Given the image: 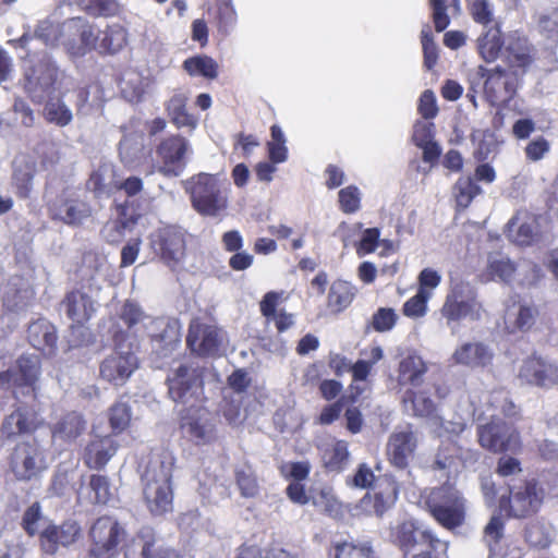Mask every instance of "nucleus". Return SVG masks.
<instances>
[{"label":"nucleus","mask_w":558,"mask_h":558,"mask_svg":"<svg viewBox=\"0 0 558 558\" xmlns=\"http://www.w3.org/2000/svg\"><path fill=\"white\" fill-rule=\"evenodd\" d=\"M228 342L227 332L217 325L199 319L191 322L186 344L192 353L203 357L220 356L227 351Z\"/></svg>","instance_id":"9"},{"label":"nucleus","mask_w":558,"mask_h":558,"mask_svg":"<svg viewBox=\"0 0 558 558\" xmlns=\"http://www.w3.org/2000/svg\"><path fill=\"white\" fill-rule=\"evenodd\" d=\"M183 66L190 75H202L214 80L218 75L217 62L208 56H196L184 61Z\"/></svg>","instance_id":"49"},{"label":"nucleus","mask_w":558,"mask_h":558,"mask_svg":"<svg viewBox=\"0 0 558 558\" xmlns=\"http://www.w3.org/2000/svg\"><path fill=\"white\" fill-rule=\"evenodd\" d=\"M508 70L520 78L525 74L534 60L533 48L527 39L517 34H511L505 41L501 52Z\"/></svg>","instance_id":"22"},{"label":"nucleus","mask_w":558,"mask_h":558,"mask_svg":"<svg viewBox=\"0 0 558 558\" xmlns=\"http://www.w3.org/2000/svg\"><path fill=\"white\" fill-rule=\"evenodd\" d=\"M471 15L476 23L488 25L494 20L493 4L489 0H474L471 5Z\"/></svg>","instance_id":"64"},{"label":"nucleus","mask_w":558,"mask_h":558,"mask_svg":"<svg viewBox=\"0 0 558 558\" xmlns=\"http://www.w3.org/2000/svg\"><path fill=\"white\" fill-rule=\"evenodd\" d=\"M190 153L191 147L186 138L180 135L165 138L156 148V156L159 162L158 171L166 177L180 175Z\"/></svg>","instance_id":"14"},{"label":"nucleus","mask_w":558,"mask_h":558,"mask_svg":"<svg viewBox=\"0 0 558 558\" xmlns=\"http://www.w3.org/2000/svg\"><path fill=\"white\" fill-rule=\"evenodd\" d=\"M29 423L23 411L17 409L5 417L2 424V432L8 437L27 432Z\"/></svg>","instance_id":"62"},{"label":"nucleus","mask_w":558,"mask_h":558,"mask_svg":"<svg viewBox=\"0 0 558 558\" xmlns=\"http://www.w3.org/2000/svg\"><path fill=\"white\" fill-rule=\"evenodd\" d=\"M484 312L475 290L464 282L452 286L440 310V314L447 320L448 326L462 319L480 320Z\"/></svg>","instance_id":"5"},{"label":"nucleus","mask_w":558,"mask_h":558,"mask_svg":"<svg viewBox=\"0 0 558 558\" xmlns=\"http://www.w3.org/2000/svg\"><path fill=\"white\" fill-rule=\"evenodd\" d=\"M63 76L56 62L48 54H44L26 72V88L34 99L41 101L58 88Z\"/></svg>","instance_id":"11"},{"label":"nucleus","mask_w":558,"mask_h":558,"mask_svg":"<svg viewBox=\"0 0 558 558\" xmlns=\"http://www.w3.org/2000/svg\"><path fill=\"white\" fill-rule=\"evenodd\" d=\"M391 542L402 551L403 557L416 549L446 551L448 544L439 539L432 531L418 526L414 521L407 520L391 529Z\"/></svg>","instance_id":"8"},{"label":"nucleus","mask_w":558,"mask_h":558,"mask_svg":"<svg viewBox=\"0 0 558 558\" xmlns=\"http://www.w3.org/2000/svg\"><path fill=\"white\" fill-rule=\"evenodd\" d=\"M203 367L194 364L173 369L167 379L170 398L186 408L197 405L203 395Z\"/></svg>","instance_id":"6"},{"label":"nucleus","mask_w":558,"mask_h":558,"mask_svg":"<svg viewBox=\"0 0 558 558\" xmlns=\"http://www.w3.org/2000/svg\"><path fill=\"white\" fill-rule=\"evenodd\" d=\"M187 98L184 94H174L166 105V110L171 118L173 124L178 128L194 129L197 120L186 110Z\"/></svg>","instance_id":"42"},{"label":"nucleus","mask_w":558,"mask_h":558,"mask_svg":"<svg viewBox=\"0 0 558 558\" xmlns=\"http://www.w3.org/2000/svg\"><path fill=\"white\" fill-rule=\"evenodd\" d=\"M80 537L81 527L75 521L49 524L40 532V546L46 554L53 555L59 547H69Z\"/></svg>","instance_id":"23"},{"label":"nucleus","mask_w":558,"mask_h":558,"mask_svg":"<svg viewBox=\"0 0 558 558\" xmlns=\"http://www.w3.org/2000/svg\"><path fill=\"white\" fill-rule=\"evenodd\" d=\"M480 445L493 452H515L521 444L519 434L500 417H493L490 422L477 428Z\"/></svg>","instance_id":"13"},{"label":"nucleus","mask_w":558,"mask_h":558,"mask_svg":"<svg viewBox=\"0 0 558 558\" xmlns=\"http://www.w3.org/2000/svg\"><path fill=\"white\" fill-rule=\"evenodd\" d=\"M181 414L182 430L196 442L206 444L215 438V423L206 409L192 404Z\"/></svg>","instance_id":"19"},{"label":"nucleus","mask_w":558,"mask_h":558,"mask_svg":"<svg viewBox=\"0 0 558 558\" xmlns=\"http://www.w3.org/2000/svg\"><path fill=\"white\" fill-rule=\"evenodd\" d=\"M425 502L433 518L441 526L454 530L464 523L466 501L452 484L446 483L430 489Z\"/></svg>","instance_id":"3"},{"label":"nucleus","mask_w":558,"mask_h":558,"mask_svg":"<svg viewBox=\"0 0 558 558\" xmlns=\"http://www.w3.org/2000/svg\"><path fill=\"white\" fill-rule=\"evenodd\" d=\"M85 429L83 416L76 412L65 414L54 426L53 437L71 441L78 437Z\"/></svg>","instance_id":"43"},{"label":"nucleus","mask_w":558,"mask_h":558,"mask_svg":"<svg viewBox=\"0 0 558 558\" xmlns=\"http://www.w3.org/2000/svg\"><path fill=\"white\" fill-rule=\"evenodd\" d=\"M478 73L481 77H486L484 82L485 93L495 99L510 97L519 86L520 77L499 65L493 70L480 66Z\"/></svg>","instance_id":"24"},{"label":"nucleus","mask_w":558,"mask_h":558,"mask_svg":"<svg viewBox=\"0 0 558 558\" xmlns=\"http://www.w3.org/2000/svg\"><path fill=\"white\" fill-rule=\"evenodd\" d=\"M320 456L324 466L330 472L344 470L350 462L348 442L332 439L320 446Z\"/></svg>","instance_id":"32"},{"label":"nucleus","mask_w":558,"mask_h":558,"mask_svg":"<svg viewBox=\"0 0 558 558\" xmlns=\"http://www.w3.org/2000/svg\"><path fill=\"white\" fill-rule=\"evenodd\" d=\"M119 444L112 436L93 437L84 451V462L90 469L100 470L117 453Z\"/></svg>","instance_id":"26"},{"label":"nucleus","mask_w":558,"mask_h":558,"mask_svg":"<svg viewBox=\"0 0 558 558\" xmlns=\"http://www.w3.org/2000/svg\"><path fill=\"white\" fill-rule=\"evenodd\" d=\"M502 45L500 29L492 27L478 38L480 54L486 62H492L498 58Z\"/></svg>","instance_id":"47"},{"label":"nucleus","mask_w":558,"mask_h":558,"mask_svg":"<svg viewBox=\"0 0 558 558\" xmlns=\"http://www.w3.org/2000/svg\"><path fill=\"white\" fill-rule=\"evenodd\" d=\"M112 489L107 476L94 474L88 485L77 490L78 499H87L90 504H107L112 498Z\"/></svg>","instance_id":"37"},{"label":"nucleus","mask_w":558,"mask_h":558,"mask_svg":"<svg viewBox=\"0 0 558 558\" xmlns=\"http://www.w3.org/2000/svg\"><path fill=\"white\" fill-rule=\"evenodd\" d=\"M554 537V527L545 521H532L525 529V539L534 547H547Z\"/></svg>","instance_id":"46"},{"label":"nucleus","mask_w":558,"mask_h":558,"mask_svg":"<svg viewBox=\"0 0 558 558\" xmlns=\"http://www.w3.org/2000/svg\"><path fill=\"white\" fill-rule=\"evenodd\" d=\"M88 186L98 193H108L118 185L113 182V169L101 165L89 178Z\"/></svg>","instance_id":"55"},{"label":"nucleus","mask_w":558,"mask_h":558,"mask_svg":"<svg viewBox=\"0 0 558 558\" xmlns=\"http://www.w3.org/2000/svg\"><path fill=\"white\" fill-rule=\"evenodd\" d=\"M404 402L405 404L410 402L413 414L416 416L426 417L432 415L435 411L433 400L423 392L407 391Z\"/></svg>","instance_id":"58"},{"label":"nucleus","mask_w":558,"mask_h":558,"mask_svg":"<svg viewBox=\"0 0 558 558\" xmlns=\"http://www.w3.org/2000/svg\"><path fill=\"white\" fill-rule=\"evenodd\" d=\"M426 372L427 366L423 359L417 354H409L399 363L398 384L400 386L417 387L423 383Z\"/></svg>","instance_id":"35"},{"label":"nucleus","mask_w":558,"mask_h":558,"mask_svg":"<svg viewBox=\"0 0 558 558\" xmlns=\"http://www.w3.org/2000/svg\"><path fill=\"white\" fill-rule=\"evenodd\" d=\"M132 225L133 221H130L125 218H117L110 220L104 226L101 230L102 236L108 243H119L123 239L125 230Z\"/></svg>","instance_id":"61"},{"label":"nucleus","mask_w":558,"mask_h":558,"mask_svg":"<svg viewBox=\"0 0 558 558\" xmlns=\"http://www.w3.org/2000/svg\"><path fill=\"white\" fill-rule=\"evenodd\" d=\"M398 489L395 484L389 483L385 490L375 493L373 496L366 494L361 500L364 510L381 517L397 500Z\"/></svg>","instance_id":"39"},{"label":"nucleus","mask_w":558,"mask_h":558,"mask_svg":"<svg viewBox=\"0 0 558 558\" xmlns=\"http://www.w3.org/2000/svg\"><path fill=\"white\" fill-rule=\"evenodd\" d=\"M537 315L535 306L523 303L515 298H510L505 310L506 328L513 332L515 330H526L532 327Z\"/></svg>","instance_id":"29"},{"label":"nucleus","mask_w":558,"mask_h":558,"mask_svg":"<svg viewBox=\"0 0 558 558\" xmlns=\"http://www.w3.org/2000/svg\"><path fill=\"white\" fill-rule=\"evenodd\" d=\"M281 298V293L268 292L264 295L260 302V312L268 319L271 318L279 332H283L294 325V317L292 314L286 312L276 313V307Z\"/></svg>","instance_id":"40"},{"label":"nucleus","mask_w":558,"mask_h":558,"mask_svg":"<svg viewBox=\"0 0 558 558\" xmlns=\"http://www.w3.org/2000/svg\"><path fill=\"white\" fill-rule=\"evenodd\" d=\"M454 195L458 206L466 208L472 199L480 194V186L470 178H460L454 185Z\"/></svg>","instance_id":"56"},{"label":"nucleus","mask_w":558,"mask_h":558,"mask_svg":"<svg viewBox=\"0 0 558 558\" xmlns=\"http://www.w3.org/2000/svg\"><path fill=\"white\" fill-rule=\"evenodd\" d=\"M417 438L411 427L407 426L395 430L387 445V454L390 462L398 469H405L413 457Z\"/></svg>","instance_id":"25"},{"label":"nucleus","mask_w":558,"mask_h":558,"mask_svg":"<svg viewBox=\"0 0 558 558\" xmlns=\"http://www.w3.org/2000/svg\"><path fill=\"white\" fill-rule=\"evenodd\" d=\"M29 343L40 351L49 352L56 348V328L47 319H38L28 326Z\"/></svg>","instance_id":"36"},{"label":"nucleus","mask_w":558,"mask_h":558,"mask_svg":"<svg viewBox=\"0 0 558 558\" xmlns=\"http://www.w3.org/2000/svg\"><path fill=\"white\" fill-rule=\"evenodd\" d=\"M36 173L35 161L27 156H19L13 162V184L16 193L22 198H27L33 189V180Z\"/></svg>","instance_id":"34"},{"label":"nucleus","mask_w":558,"mask_h":558,"mask_svg":"<svg viewBox=\"0 0 558 558\" xmlns=\"http://www.w3.org/2000/svg\"><path fill=\"white\" fill-rule=\"evenodd\" d=\"M98 290L90 286H82L68 292L60 308L69 319L77 325L88 322L97 311Z\"/></svg>","instance_id":"16"},{"label":"nucleus","mask_w":558,"mask_h":558,"mask_svg":"<svg viewBox=\"0 0 558 558\" xmlns=\"http://www.w3.org/2000/svg\"><path fill=\"white\" fill-rule=\"evenodd\" d=\"M192 207L205 217H218L229 206V183L218 175L201 172L185 182Z\"/></svg>","instance_id":"2"},{"label":"nucleus","mask_w":558,"mask_h":558,"mask_svg":"<svg viewBox=\"0 0 558 558\" xmlns=\"http://www.w3.org/2000/svg\"><path fill=\"white\" fill-rule=\"evenodd\" d=\"M74 474V470L59 468L52 478L51 489L53 494L64 496L72 490Z\"/></svg>","instance_id":"63"},{"label":"nucleus","mask_w":558,"mask_h":558,"mask_svg":"<svg viewBox=\"0 0 558 558\" xmlns=\"http://www.w3.org/2000/svg\"><path fill=\"white\" fill-rule=\"evenodd\" d=\"M331 555L333 558H375L369 544L354 545L348 542L337 543Z\"/></svg>","instance_id":"54"},{"label":"nucleus","mask_w":558,"mask_h":558,"mask_svg":"<svg viewBox=\"0 0 558 558\" xmlns=\"http://www.w3.org/2000/svg\"><path fill=\"white\" fill-rule=\"evenodd\" d=\"M518 378L522 384L548 388L558 384V367L534 355L523 361Z\"/></svg>","instance_id":"21"},{"label":"nucleus","mask_w":558,"mask_h":558,"mask_svg":"<svg viewBox=\"0 0 558 558\" xmlns=\"http://www.w3.org/2000/svg\"><path fill=\"white\" fill-rule=\"evenodd\" d=\"M494 357L495 351L489 343L474 340L458 345L451 355V361L456 365L470 369H483L493 364Z\"/></svg>","instance_id":"20"},{"label":"nucleus","mask_w":558,"mask_h":558,"mask_svg":"<svg viewBox=\"0 0 558 558\" xmlns=\"http://www.w3.org/2000/svg\"><path fill=\"white\" fill-rule=\"evenodd\" d=\"M147 87V81L136 71H126L120 81L123 97L130 101H140Z\"/></svg>","instance_id":"44"},{"label":"nucleus","mask_w":558,"mask_h":558,"mask_svg":"<svg viewBox=\"0 0 558 558\" xmlns=\"http://www.w3.org/2000/svg\"><path fill=\"white\" fill-rule=\"evenodd\" d=\"M150 259L159 260L170 268L181 264L185 257V232L178 227L168 226L153 231L148 238Z\"/></svg>","instance_id":"4"},{"label":"nucleus","mask_w":558,"mask_h":558,"mask_svg":"<svg viewBox=\"0 0 558 558\" xmlns=\"http://www.w3.org/2000/svg\"><path fill=\"white\" fill-rule=\"evenodd\" d=\"M461 448L450 444L441 448L436 454L434 466L438 470H447L448 474L458 473L459 468L466 463V458H462Z\"/></svg>","instance_id":"45"},{"label":"nucleus","mask_w":558,"mask_h":558,"mask_svg":"<svg viewBox=\"0 0 558 558\" xmlns=\"http://www.w3.org/2000/svg\"><path fill=\"white\" fill-rule=\"evenodd\" d=\"M35 37L41 40L46 46H63V40H66V33L63 32V23L57 24L47 19L38 23Z\"/></svg>","instance_id":"48"},{"label":"nucleus","mask_w":558,"mask_h":558,"mask_svg":"<svg viewBox=\"0 0 558 558\" xmlns=\"http://www.w3.org/2000/svg\"><path fill=\"white\" fill-rule=\"evenodd\" d=\"M73 95L77 116H87L94 109H100L105 101L104 90L97 83L78 86Z\"/></svg>","instance_id":"33"},{"label":"nucleus","mask_w":558,"mask_h":558,"mask_svg":"<svg viewBox=\"0 0 558 558\" xmlns=\"http://www.w3.org/2000/svg\"><path fill=\"white\" fill-rule=\"evenodd\" d=\"M92 546L89 554L94 558H112L118 554V546L125 536L124 529L111 517L96 520L89 531Z\"/></svg>","instance_id":"10"},{"label":"nucleus","mask_w":558,"mask_h":558,"mask_svg":"<svg viewBox=\"0 0 558 558\" xmlns=\"http://www.w3.org/2000/svg\"><path fill=\"white\" fill-rule=\"evenodd\" d=\"M515 265L507 257L490 258L488 265V272L494 280H501L509 282L515 271Z\"/></svg>","instance_id":"59"},{"label":"nucleus","mask_w":558,"mask_h":558,"mask_svg":"<svg viewBox=\"0 0 558 558\" xmlns=\"http://www.w3.org/2000/svg\"><path fill=\"white\" fill-rule=\"evenodd\" d=\"M145 336H148L156 343L157 349L166 355L180 343L179 324L175 320L155 317Z\"/></svg>","instance_id":"27"},{"label":"nucleus","mask_w":558,"mask_h":558,"mask_svg":"<svg viewBox=\"0 0 558 558\" xmlns=\"http://www.w3.org/2000/svg\"><path fill=\"white\" fill-rule=\"evenodd\" d=\"M235 482L244 498H254L259 493V485L256 475L250 465H242L235 469Z\"/></svg>","instance_id":"52"},{"label":"nucleus","mask_w":558,"mask_h":558,"mask_svg":"<svg viewBox=\"0 0 558 558\" xmlns=\"http://www.w3.org/2000/svg\"><path fill=\"white\" fill-rule=\"evenodd\" d=\"M539 235L538 223L534 216L523 214L513 217L508 223L509 239L521 246L531 245Z\"/></svg>","instance_id":"30"},{"label":"nucleus","mask_w":558,"mask_h":558,"mask_svg":"<svg viewBox=\"0 0 558 558\" xmlns=\"http://www.w3.org/2000/svg\"><path fill=\"white\" fill-rule=\"evenodd\" d=\"M21 279L12 278L3 292V304L10 311H20L24 308L33 296V291L28 288L27 283L22 282Z\"/></svg>","instance_id":"41"},{"label":"nucleus","mask_w":558,"mask_h":558,"mask_svg":"<svg viewBox=\"0 0 558 558\" xmlns=\"http://www.w3.org/2000/svg\"><path fill=\"white\" fill-rule=\"evenodd\" d=\"M118 316L128 331L135 338L144 337L155 319V317L146 314L138 303L131 300H126L121 305Z\"/></svg>","instance_id":"28"},{"label":"nucleus","mask_w":558,"mask_h":558,"mask_svg":"<svg viewBox=\"0 0 558 558\" xmlns=\"http://www.w3.org/2000/svg\"><path fill=\"white\" fill-rule=\"evenodd\" d=\"M10 468L17 481L38 478L47 469L45 456L35 442L17 444L11 454Z\"/></svg>","instance_id":"12"},{"label":"nucleus","mask_w":558,"mask_h":558,"mask_svg":"<svg viewBox=\"0 0 558 558\" xmlns=\"http://www.w3.org/2000/svg\"><path fill=\"white\" fill-rule=\"evenodd\" d=\"M113 341V352L100 364V376L114 386H121L137 368L138 362L132 351V343H124L125 335L123 331H117Z\"/></svg>","instance_id":"7"},{"label":"nucleus","mask_w":558,"mask_h":558,"mask_svg":"<svg viewBox=\"0 0 558 558\" xmlns=\"http://www.w3.org/2000/svg\"><path fill=\"white\" fill-rule=\"evenodd\" d=\"M44 117L49 123L58 126H66L73 120V113L61 99L50 100L45 105Z\"/></svg>","instance_id":"51"},{"label":"nucleus","mask_w":558,"mask_h":558,"mask_svg":"<svg viewBox=\"0 0 558 558\" xmlns=\"http://www.w3.org/2000/svg\"><path fill=\"white\" fill-rule=\"evenodd\" d=\"M51 217L66 225H78L90 216L87 203L80 199H61L50 207Z\"/></svg>","instance_id":"31"},{"label":"nucleus","mask_w":558,"mask_h":558,"mask_svg":"<svg viewBox=\"0 0 558 558\" xmlns=\"http://www.w3.org/2000/svg\"><path fill=\"white\" fill-rule=\"evenodd\" d=\"M354 298V288L347 281H335L328 294L329 304L342 310L349 306Z\"/></svg>","instance_id":"53"},{"label":"nucleus","mask_w":558,"mask_h":558,"mask_svg":"<svg viewBox=\"0 0 558 558\" xmlns=\"http://www.w3.org/2000/svg\"><path fill=\"white\" fill-rule=\"evenodd\" d=\"M63 32L66 33L63 47L72 56H83L92 48L98 49L100 31L87 24L83 19L74 17L65 21Z\"/></svg>","instance_id":"18"},{"label":"nucleus","mask_w":558,"mask_h":558,"mask_svg":"<svg viewBox=\"0 0 558 558\" xmlns=\"http://www.w3.org/2000/svg\"><path fill=\"white\" fill-rule=\"evenodd\" d=\"M432 293L424 289H418L417 293L408 300L403 305V314L409 317L424 316L427 311V301Z\"/></svg>","instance_id":"60"},{"label":"nucleus","mask_w":558,"mask_h":558,"mask_svg":"<svg viewBox=\"0 0 558 558\" xmlns=\"http://www.w3.org/2000/svg\"><path fill=\"white\" fill-rule=\"evenodd\" d=\"M131 408L126 402L118 401L109 410V423L116 433L123 432L131 422Z\"/></svg>","instance_id":"57"},{"label":"nucleus","mask_w":558,"mask_h":558,"mask_svg":"<svg viewBox=\"0 0 558 558\" xmlns=\"http://www.w3.org/2000/svg\"><path fill=\"white\" fill-rule=\"evenodd\" d=\"M544 498V490L535 482H525L519 486L509 488V498L500 500L501 508H509V513L514 518H523L535 513Z\"/></svg>","instance_id":"15"},{"label":"nucleus","mask_w":558,"mask_h":558,"mask_svg":"<svg viewBox=\"0 0 558 558\" xmlns=\"http://www.w3.org/2000/svg\"><path fill=\"white\" fill-rule=\"evenodd\" d=\"M156 543V535L151 527L144 526L132 541L126 545L125 558H154L153 548Z\"/></svg>","instance_id":"38"},{"label":"nucleus","mask_w":558,"mask_h":558,"mask_svg":"<svg viewBox=\"0 0 558 558\" xmlns=\"http://www.w3.org/2000/svg\"><path fill=\"white\" fill-rule=\"evenodd\" d=\"M173 458L170 453H153L142 465L143 500L154 517H163L173 510L171 485Z\"/></svg>","instance_id":"1"},{"label":"nucleus","mask_w":558,"mask_h":558,"mask_svg":"<svg viewBox=\"0 0 558 558\" xmlns=\"http://www.w3.org/2000/svg\"><path fill=\"white\" fill-rule=\"evenodd\" d=\"M126 43V32L119 25L113 24L108 26L102 32V37L99 39L98 49L100 52L114 53L119 51Z\"/></svg>","instance_id":"50"},{"label":"nucleus","mask_w":558,"mask_h":558,"mask_svg":"<svg viewBox=\"0 0 558 558\" xmlns=\"http://www.w3.org/2000/svg\"><path fill=\"white\" fill-rule=\"evenodd\" d=\"M40 375V361L37 355H22L13 367L0 372V386L3 388L19 387L26 391L35 392L36 384Z\"/></svg>","instance_id":"17"}]
</instances>
